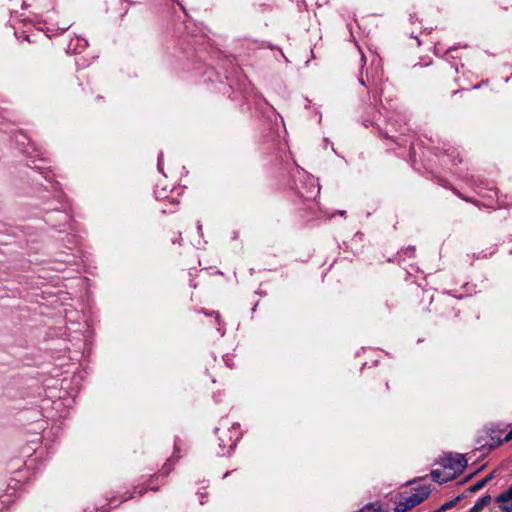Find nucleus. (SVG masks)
<instances>
[{"instance_id":"nucleus-16","label":"nucleus","mask_w":512,"mask_h":512,"mask_svg":"<svg viewBox=\"0 0 512 512\" xmlns=\"http://www.w3.org/2000/svg\"><path fill=\"white\" fill-rule=\"evenodd\" d=\"M345 213H346V211H345V210L337 211V214H338V215H341V216L345 215Z\"/></svg>"},{"instance_id":"nucleus-11","label":"nucleus","mask_w":512,"mask_h":512,"mask_svg":"<svg viewBox=\"0 0 512 512\" xmlns=\"http://www.w3.org/2000/svg\"><path fill=\"white\" fill-rule=\"evenodd\" d=\"M219 440H220L219 446L222 448H227V447L232 448L236 442V440L232 439L231 437L229 438L228 441H225L224 439H222V437H219Z\"/></svg>"},{"instance_id":"nucleus-7","label":"nucleus","mask_w":512,"mask_h":512,"mask_svg":"<svg viewBox=\"0 0 512 512\" xmlns=\"http://www.w3.org/2000/svg\"><path fill=\"white\" fill-rule=\"evenodd\" d=\"M495 501L504 512H512V485L506 491L498 495Z\"/></svg>"},{"instance_id":"nucleus-10","label":"nucleus","mask_w":512,"mask_h":512,"mask_svg":"<svg viewBox=\"0 0 512 512\" xmlns=\"http://www.w3.org/2000/svg\"><path fill=\"white\" fill-rule=\"evenodd\" d=\"M486 484H487V479H482L480 481H477L475 484L471 485L468 488V491L472 492V493L476 492V491L482 489Z\"/></svg>"},{"instance_id":"nucleus-9","label":"nucleus","mask_w":512,"mask_h":512,"mask_svg":"<svg viewBox=\"0 0 512 512\" xmlns=\"http://www.w3.org/2000/svg\"><path fill=\"white\" fill-rule=\"evenodd\" d=\"M491 502V496L485 495L477 500L474 506L481 511L485 506H487Z\"/></svg>"},{"instance_id":"nucleus-5","label":"nucleus","mask_w":512,"mask_h":512,"mask_svg":"<svg viewBox=\"0 0 512 512\" xmlns=\"http://www.w3.org/2000/svg\"><path fill=\"white\" fill-rule=\"evenodd\" d=\"M496 433H500V431H496L494 429H490L488 431L490 441L481 444V449H487L488 451H490L501 445L504 441L508 442L512 440V429L503 438H501L499 435H496Z\"/></svg>"},{"instance_id":"nucleus-17","label":"nucleus","mask_w":512,"mask_h":512,"mask_svg":"<svg viewBox=\"0 0 512 512\" xmlns=\"http://www.w3.org/2000/svg\"><path fill=\"white\" fill-rule=\"evenodd\" d=\"M359 82L362 84V85H365V82L363 79H360Z\"/></svg>"},{"instance_id":"nucleus-14","label":"nucleus","mask_w":512,"mask_h":512,"mask_svg":"<svg viewBox=\"0 0 512 512\" xmlns=\"http://www.w3.org/2000/svg\"><path fill=\"white\" fill-rule=\"evenodd\" d=\"M460 162H461V159H458V158H456V157L452 159V163H453L454 165H455V164H457V163H460Z\"/></svg>"},{"instance_id":"nucleus-2","label":"nucleus","mask_w":512,"mask_h":512,"mask_svg":"<svg viewBox=\"0 0 512 512\" xmlns=\"http://www.w3.org/2000/svg\"><path fill=\"white\" fill-rule=\"evenodd\" d=\"M298 174H299V178L301 180V185L299 186L298 184L296 185V191L298 193V195L305 199V200H310V199H313L315 198L319 191H320V188H319V185L316 181V179L305 173V172H301L298 168Z\"/></svg>"},{"instance_id":"nucleus-8","label":"nucleus","mask_w":512,"mask_h":512,"mask_svg":"<svg viewBox=\"0 0 512 512\" xmlns=\"http://www.w3.org/2000/svg\"><path fill=\"white\" fill-rule=\"evenodd\" d=\"M147 489H151V490H155L156 491L158 488L157 487H153V486H151L149 488H145V487H142V486H137V487L134 488L133 493L130 494L128 497H126L124 499V501H126L127 499H130V498H133L135 494L138 495V496L144 495V493L147 491Z\"/></svg>"},{"instance_id":"nucleus-4","label":"nucleus","mask_w":512,"mask_h":512,"mask_svg":"<svg viewBox=\"0 0 512 512\" xmlns=\"http://www.w3.org/2000/svg\"><path fill=\"white\" fill-rule=\"evenodd\" d=\"M496 433H500V431H496L494 429H490L488 431L490 441L481 444V449H487L488 451H490L501 445L504 441L508 442L512 440V429L503 438H501L499 435H496Z\"/></svg>"},{"instance_id":"nucleus-15","label":"nucleus","mask_w":512,"mask_h":512,"mask_svg":"<svg viewBox=\"0 0 512 512\" xmlns=\"http://www.w3.org/2000/svg\"><path fill=\"white\" fill-rule=\"evenodd\" d=\"M469 512H480L475 506H473Z\"/></svg>"},{"instance_id":"nucleus-3","label":"nucleus","mask_w":512,"mask_h":512,"mask_svg":"<svg viewBox=\"0 0 512 512\" xmlns=\"http://www.w3.org/2000/svg\"><path fill=\"white\" fill-rule=\"evenodd\" d=\"M442 464L451 471H455V474H459L467 466V459L460 454H457L455 456L448 455L443 459Z\"/></svg>"},{"instance_id":"nucleus-12","label":"nucleus","mask_w":512,"mask_h":512,"mask_svg":"<svg viewBox=\"0 0 512 512\" xmlns=\"http://www.w3.org/2000/svg\"><path fill=\"white\" fill-rule=\"evenodd\" d=\"M459 500H460V496L456 497L455 499H453V500H451V501H449V502H446L445 504H443V505L441 506V510H446V509H448V508H450V507L454 506V505H455V503H456V502H458Z\"/></svg>"},{"instance_id":"nucleus-13","label":"nucleus","mask_w":512,"mask_h":512,"mask_svg":"<svg viewBox=\"0 0 512 512\" xmlns=\"http://www.w3.org/2000/svg\"><path fill=\"white\" fill-rule=\"evenodd\" d=\"M494 478V472L490 473L489 475H487L486 477H484L483 479H487V483Z\"/></svg>"},{"instance_id":"nucleus-6","label":"nucleus","mask_w":512,"mask_h":512,"mask_svg":"<svg viewBox=\"0 0 512 512\" xmlns=\"http://www.w3.org/2000/svg\"><path fill=\"white\" fill-rule=\"evenodd\" d=\"M455 471H451L442 464V468L434 469L431 472L432 479L440 484L453 480L456 477Z\"/></svg>"},{"instance_id":"nucleus-1","label":"nucleus","mask_w":512,"mask_h":512,"mask_svg":"<svg viewBox=\"0 0 512 512\" xmlns=\"http://www.w3.org/2000/svg\"><path fill=\"white\" fill-rule=\"evenodd\" d=\"M431 493L427 485H422L414 489V492L396 503V512H406L423 502Z\"/></svg>"}]
</instances>
